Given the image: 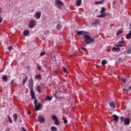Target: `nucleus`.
Returning a JSON list of instances; mask_svg holds the SVG:
<instances>
[{"label":"nucleus","instance_id":"f257e3e1","mask_svg":"<svg viewBox=\"0 0 131 131\" xmlns=\"http://www.w3.org/2000/svg\"><path fill=\"white\" fill-rule=\"evenodd\" d=\"M89 34H87L86 35H85L84 37V42L86 43V45H90V43H92L95 41V38H92Z\"/></svg>","mask_w":131,"mask_h":131},{"label":"nucleus","instance_id":"f03ea898","mask_svg":"<svg viewBox=\"0 0 131 131\" xmlns=\"http://www.w3.org/2000/svg\"><path fill=\"white\" fill-rule=\"evenodd\" d=\"M52 119L54 120L55 124L56 125H60V122L58 120V117L55 115L51 116Z\"/></svg>","mask_w":131,"mask_h":131},{"label":"nucleus","instance_id":"7ed1b4c3","mask_svg":"<svg viewBox=\"0 0 131 131\" xmlns=\"http://www.w3.org/2000/svg\"><path fill=\"white\" fill-rule=\"evenodd\" d=\"M34 17L37 20L40 19V17H41V12L40 11H36L34 14Z\"/></svg>","mask_w":131,"mask_h":131},{"label":"nucleus","instance_id":"20e7f679","mask_svg":"<svg viewBox=\"0 0 131 131\" xmlns=\"http://www.w3.org/2000/svg\"><path fill=\"white\" fill-rule=\"evenodd\" d=\"M36 25V21L34 20H32L30 21L28 24L29 28H33Z\"/></svg>","mask_w":131,"mask_h":131},{"label":"nucleus","instance_id":"39448f33","mask_svg":"<svg viewBox=\"0 0 131 131\" xmlns=\"http://www.w3.org/2000/svg\"><path fill=\"white\" fill-rule=\"evenodd\" d=\"M124 45V41L121 40L120 41H119L118 43L114 45L115 47H117L118 48H122V47H123Z\"/></svg>","mask_w":131,"mask_h":131},{"label":"nucleus","instance_id":"423d86ee","mask_svg":"<svg viewBox=\"0 0 131 131\" xmlns=\"http://www.w3.org/2000/svg\"><path fill=\"white\" fill-rule=\"evenodd\" d=\"M77 34H78V35H83V37L84 38L85 35H86L87 34H89L90 33L86 31H77Z\"/></svg>","mask_w":131,"mask_h":131},{"label":"nucleus","instance_id":"0eeeda50","mask_svg":"<svg viewBox=\"0 0 131 131\" xmlns=\"http://www.w3.org/2000/svg\"><path fill=\"white\" fill-rule=\"evenodd\" d=\"M29 88L30 91L33 90V79H32V78H31L29 80Z\"/></svg>","mask_w":131,"mask_h":131},{"label":"nucleus","instance_id":"6e6552de","mask_svg":"<svg viewBox=\"0 0 131 131\" xmlns=\"http://www.w3.org/2000/svg\"><path fill=\"white\" fill-rule=\"evenodd\" d=\"M38 121H39L40 123H45V122L46 121V119H45V118H43V117L39 115L38 117Z\"/></svg>","mask_w":131,"mask_h":131},{"label":"nucleus","instance_id":"1a4fd4ad","mask_svg":"<svg viewBox=\"0 0 131 131\" xmlns=\"http://www.w3.org/2000/svg\"><path fill=\"white\" fill-rule=\"evenodd\" d=\"M35 111H38L39 110H40L41 109V103H38L37 104H36L35 105Z\"/></svg>","mask_w":131,"mask_h":131},{"label":"nucleus","instance_id":"9d476101","mask_svg":"<svg viewBox=\"0 0 131 131\" xmlns=\"http://www.w3.org/2000/svg\"><path fill=\"white\" fill-rule=\"evenodd\" d=\"M55 3L58 7H62L63 6V2L60 0H55Z\"/></svg>","mask_w":131,"mask_h":131},{"label":"nucleus","instance_id":"9b49d317","mask_svg":"<svg viewBox=\"0 0 131 131\" xmlns=\"http://www.w3.org/2000/svg\"><path fill=\"white\" fill-rule=\"evenodd\" d=\"M125 125H128L129 124V122H130V119L128 118H126L124 120Z\"/></svg>","mask_w":131,"mask_h":131},{"label":"nucleus","instance_id":"f8f14e48","mask_svg":"<svg viewBox=\"0 0 131 131\" xmlns=\"http://www.w3.org/2000/svg\"><path fill=\"white\" fill-rule=\"evenodd\" d=\"M30 94H31V99H32V100H34L35 99V96L34 94V91L33 90H30Z\"/></svg>","mask_w":131,"mask_h":131},{"label":"nucleus","instance_id":"ddd939ff","mask_svg":"<svg viewBox=\"0 0 131 131\" xmlns=\"http://www.w3.org/2000/svg\"><path fill=\"white\" fill-rule=\"evenodd\" d=\"M119 51H120V48H116V47H113L112 48L113 52H117V53H118V52H119Z\"/></svg>","mask_w":131,"mask_h":131},{"label":"nucleus","instance_id":"4468645a","mask_svg":"<svg viewBox=\"0 0 131 131\" xmlns=\"http://www.w3.org/2000/svg\"><path fill=\"white\" fill-rule=\"evenodd\" d=\"M28 79V78L27 77V75L25 76V77L23 79V84L24 85L25 84V83L27 81V80Z\"/></svg>","mask_w":131,"mask_h":131},{"label":"nucleus","instance_id":"2eb2a0df","mask_svg":"<svg viewBox=\"0 0 131 131\" xmlns=\"http://www.w3.org/2000/svg\"><path fill=\"white\" fill-rule=\"evenodd\" d=\"M35 79H39V80H40L41 79V75H40V74L36 75L35 77Z\"/></svg>","mask_w":131,"mask_h":131},{"label":"nucleus","instance_id":"dca6fc26","mask_svg":"<svg viewBox=\"0 0 131 131\" xmlns=\"http://www.w3.org/2000/svg\"><path fill=\"white\" fill-rule=\"evenodd\" d=\"M109 105L112 109H114V108H115V104L114 103L109 102Z\"/></svg>","mask_w":131,"mask_h":131},{"label":"nucleus","instance_id":"f3484780","mask_svg":"<svg viewBox=\"0 0 131 131\" xmlns=\"http://www.w3.org/2000/svg\"><path fill=\"white\" fill-rule=\"evenodd\" d=\"M52 98L49 95H47L45 98L46 101H52Z\"/></svg>","mask_w":131,"mask_h":131},{"label":"nucleus","instance_id":"a211bd4d","mask_svg":"<svg viewBox=\"0 0 131 131\" xmlns=\"http://www.w3.org/2000/svg\"><path fill=\"white\" fill-rule=\"evenodd\" d=\"M76 6L77 7L81 6V0H77Z\"/></svg>","mask_w":131,"mask_h":131},{"label":"nucleus","instance_id":"6ab92c4d","mask_svg":"<svg viewBox=\"0 0 131 131\" xmlns=\"http://www.w3.org/2000/svg\"><path fill=\"white\" fill-rule=\"evenodd\" d=\"M113 117L114 120H115V121H116V122L118 121V116H117L116 115H114L113 116Z\"/></svg>","mask_w":131,"mask_h":131},{"label":"nucleus","instance_id":"aec40b11","mask_svg":"<svg viewBox=\"0 0 131 131\" xmlns=\"http://www.w3.org/2000/svg\"><path fill=\"white\" fill-rule=\"evenodd\" d=\"M108 63V61L106 59L102 60L101 61L102 65H106V64Z\"/></svg>","mask_w":131,"mask_h":131},{"label":"nucleus","instance_id":"412c9836","mask_svg":"<svg viewBox=\"0 0 131 131\" xmlns=\"http://www.w3.org/2000/svg\"><path fill=\"white\" fill-rule=\"evenodd\" d=\"M104 3V1H97L95 2V5H102Z\"/></svg>","mask_w":131,"mask_h":131},{"label":"nucleus","instance_id":"4be33fe9","mask_svg":"<svg viewBox=\"0 0 131 131\" xmlns=\"http://www.w3.org/2000/svg\"><path fill=\"white\" fill-rule=\"evenodd\" d=\"M130 35H131V30H130L129 33L126 35V38L127 39H129V38H130L131 37Z\"/></svg>","mask_w":131,"mask_h":131},{"label":"nucleus","instance_id":"5701e85b","mask_svg":"<svg viewBox=\"0 0 131 131\" xmlns=\"http://www.w3.org/2000/svg\"><path fill=\"white\" fill-rule=\"evenodd\" d=\"M28 34H29V31L25 30L24 31V35H25V36H28Z\"/></svg>","mask_w":131,"mask_h":131},{"label":"nucleus","instance_id":"b1692460","mask_svg":"<svg viewBox=\"0 0 131 131\" xmlns=\"http://www.w3.org/2000/svg\"><path fill=\"white\" fill-rule=\"evenodd\" d=\"M2 79L4 81H7L8 80V76L4 75L2 77Z\"/></svg>","mask_w":131,"mask_h":131},{"label":"nucleus","instance_id":"393cba45","mask_svg":"<svg viewBox=\"0 0 131 131\" xmlns=\"http://www.w3.org/2000/svg\"><path fill=\"white\" fill-rule=\"evenodd\" d=\"M97 17L99 18H104V17H106V15L105 13H102L99 15H97Z\"/></svg>","mask_w":131,"mask_h":131},{"label":"nucleus","instance_id":"a878e982","mask_svg":"<svg viewBox=\"0 0 131 131\" xmlns=\"http://www.w3.org/2000/svg\"><path fill=\"white\" fill-rule=\"evenodd\" d=\"M13 118L15 119V121H17V119H18V115H17V113L13 115Z\"/></svg>","mask_w":131,"mask_h":131},{"label":"nucleus","instance_id":"bb28decb","mask_svg":"<svg viewBox=\"0 0 131 131\" xmlns=\"http://www.w3.org/2000/svg\"><path fill=\"white\" fill-rule=\"evenodd\" d=\"M106 11V9H105V7H101V10L100 11V14H103V13H104V12H105Z\"/></svg>","mask_w":131,"mask_h":131},{"label":"nucleus","instance_id":"cd10ccee","mask_svg":"<svg viewBox=\"0 0 131 131\" xmlns=\"http://www.w3.org/2000/svg\"><path fill=\"white\" fill-rule=\"evenodd\" d=\"M56 28L58 30H59V29H61V28H62V25H60V24H59L58 25H57V26H56Z\"/></svg>","mask_w":131,"mask_h":131},{"label":"nucleus","instance_id":"c85d7f7f","mask_svg":"<svg viewBox=\"0 0 131 131\" xmlns=\"http://www.w3.org/2000/svg\"><path fill=\"white\" fill-rule=\"evenodd\" d=\"M7 117L9 120L10 123H13V122L12 121V119L11 118V117L10 116H8Z\"/></svg>","mask_w":131,"mask_h":131},{"label":"nucleus","instance_id":"c756f323","mask_svg":"<svg viewBox=\"0 0 131 131\" xmlns=\"http://www.w3.org/2000/svg\"><path fill=\"white\" fill-rule=\"evenodd\" d=\"M51 130H53V131L57 130V127H56L55 126H52Z\"/></svg>","mask_w":131,"mask_h":131},{"label":"nucleus","instance_id":"7c9ffc66","mask_svg":"<svg viewBox=\"0 0 131 131\" xmlns=\"http://www.w3.org/2000/svg\"><path fill=\"white\" fill-rule=\"evenodd\" d=\"M62 69H63V72L65 73H67V69H66V68H65L64 67H63Z\"/></svg>","mask_w":131,"mask_h":131},{"label":"nucleus","instance_id":"2f4dec72","mask_svg":"<svg viewBox=\"0 0 131 131\" xmlns=\"http://www.w3.org/2000/svg\"><path fill=\"white\" fill-rule=\"evenodd\" d=\"M122 33V31L121 30H120L117 33V35H119V34H121Z\"/></svg>","mask_w":131,"mask_h":131},{"label":"nucleus","instance_id":"473e14b6","mask_svg":"<svg viewBox=\"0 0 131 131\" xmlns=\"http://www.w3.org/2000/svg\"><path fill=\"white\" fill-rule=\"evenodd\" d=\"M127 54H131V47L127 51Z\"/></svg>","mask_w":131,"mask_h":131},{"label":"nucleus","instance_id":"72a5a7b5","mask_svg":"<svg viewBox=\"0 0 131 131\" xmlns=\"http://www.w3.org/2000/svg\"><path fill=\"white\" fill-rule=\"evenodd\" d=\"M37 91H38V92H39V93H40L41 92V91L39 89V85L37 86Z\"/></svg>","mask_w":131,"mask_h":131},{"label":"nucleus","instance_id":"f704fd0d","mask_svg":"<svg viewBox=\"0 0 131 131\" xmlns=\"http://www.w3.org/2000/svg\"><path fill=\"white\" fill-rule=\"evenodd\" d=\"M63 122L65 124L68 123V121H67V120H65L64 118H63Z\"/></svg>","mask_w":131,"mask_h":131},{"label":"nucleus","instance_id":"c9c22d12","mask_svg":"<svg viewBox=\"0 0 131 131\" xmlns=\"http://www.w3.org/2000/svg\"><path fill=\"white\" fill-rule=\"evenodd\" d=\"M9 51H12V49H13V46H9L8 48Z\"/></svg>","mask_w":131,"mask_h":131},{"label":"nucleus","instance_id":"e433bc0d","mask_svg":"<svg viewBox=\"0 0 131 131\" xmlns=\"http://www.w3.org/2000/svg\"><path fill=\"white\" fill-rule=\"evenodd\" d=\"M37 100H36V98H35V99H34V104H35V105H37Z\"/></svg>","mask_w":131,"mask_h":131},{"label":"nucleus","instance_id":"4c0bfd02","mask_svg":"<svg viewBox=\"0 0 131 131\" xmlns=\"http://www.w3.org/2000/svg\"><path fill=\"white\" fill-rule=\"evenodd\" d=\"M53 95L54 96V97L56 98V99H58V96H57V95H56V94L54 93L53 94Z\"/></svg>","mask_w":131,"mask_h":131},{"label":"nucleus","instance_id":"58836bf2","mask_svg":"<svg viewBox=\"0 0 131 131\" xmlns=\"http://www.w3.org/2000/svg\"><path fill=\"white\" fill-rule=\"evenodd\" d=\"M120 120H121V121H123V120H124V117L123 116L121 117Z\"/></svg>","mask_w":131,"mask_h":131},{"label":"nucleus","instance_id":"ea45409f","mask_svg":"<svg viewBox=\"0 0 131 131\" xmlns=\"http://www.w3.org/2000/svg\"><path fill=\"white\" fill-rule=\"evenodd\" d=\"M43 55H46V52H41L40 54V56H43Z\"/></svg>","mask_w":131,"mask_h":131},{"label":"nucleus","instance_id":"a19ab883","mask_svg":"<svg viewBox=\"0 0 131 131\" xmlns=\"http://www.w3.org/2000/svg\"><path fill=\"white\" fill-rule=\"evenodd\" d=\"M38 70H41V67H40L39 65H38Z\"/></svg>","mask_w":131,"mask_h":131},{"label":"nucleus","instance_id":"79ce46f5","mask_svg":"<svg viewBox=\"0 0 131 131\" xmlns=\"http://www.w3.org/2000/svg\"><path fill=\"white\" fill-rule=\"evenodd\" d=\"M122 81H123V82H124V83H125V82H126V80L124 78L122 79Z\"/></svg>","mask_w":131,"mask_h":131},{"label":"nucleus","instance_id":"37998d69","mask_svg":"<svg viewBox=\"0 0 131 131\" xmlns=\"http://www.w3.org/2000/svg\"><path fill=\"white\" fill-rule=\"evenodd\" d=\"M14 83V80H12L11 81H10V84H13Z\"/></svg>","mask_w":131,"mask_h":131},{"label":"nucleus","instance_id":"c03bdc74","mask_svg":"<svg viewBox=\"0 0 131 131\" xmlns=\"http://www.w3.org/2000/svg\"><path fill=\"white\" fill-rule=\"evenodd\" d=\"M2 22H3V18H2V17H0V24L1 23H2Z\"/></svg>","mask_w":131,"mask_h":131},{"label":"nucleus","instance_id":"a18cd8bd","mask_svg":"<svg viewBox=\"0 0 131 131\" xmlns=\"http://www.w3.org/2000/svg\"><path fill=\"white\" fill-rule=\"evenodd\" d=\"M21 129L23 131H26V129H25V128H24V127H21Z\"/></svg>","mask_w":131,"mask_h":131},{"label":"nucleus","instance_id":"49530a36","mask_svg":"<svg viewBox=\"0 0 131 131\" xmlns=\"http://www.w3.org/2000/svg\"><path fill=\"white\" fill-rule=\"evenodd\" d=\"M81 49L83 51H84V50H85V48L82 47Z\"/></svg>","mask_w":131,"mask_h":131},{"label":"nucleus","instance_id":"de8ad7c7","mask_svg":"<svg viewBox=\"0 0 131 131\" xmlns=\"http://www.w3.org/2000/svg\"><path fill=\"white\" fill-rule=\"evenodd\" d=\"M74 57H75V55L73 54V55H72L71 57L72 58H74Z\"/></svg>","mask_w":131,"mask_h":131},{"label":"nucleus","instance_id":"09e8293b","mask_svg":"<svg viewBox=\"0 0 131 131\" xmlns=\"http://www.w3.org/2000/svg\"><path fill=\"white\" fill-rule=\"evenodd\" d=\"M10 130V128L6 129V131H9Z\"/></svg>","mask_w":131,"mask_h":131},{"label":"nucleus","instance_id":"8fccbe9b","mask_svg":"<svg viewBox=\"0 0 131 131\" xmlns=\"http://www.w3.org/2000/svg\"><path fill=\"white\" fill-rule=\"evenodd\" d=\"M54 58L55 59H56V55H54Z\"/></svg>","mask_w":131,"mask_h":131},{"label":"nucleus","instance_id":"3c124183","mask_svg":"<svg viewBox=\"0 0 131 131\" xmlns=\"http://www.w3.org/2000/svg\"><path fill=\"white\" fill-rule=\"evenodd\" d=\"M53 73H57L56 71H53Z\"/></svg>","mask_w":131,"mask_h":131},{"label":"nucleus","instance_id":"603ef678","mask_svg":"<svg viewBox=\"0 0 131 131\" xmlns=\"http://www.w3.org/2000/svg\"><path fill=\"white\" fill-rule=\"evenodd\" d=\"M123 91H126V90H125V89H123Z\"/></svg>","mask_w":131,"mask_h":131},{"label":"nucleus","instance_id":"864d4df0","mask_svg":"<svg viewBox=\"0 0 131 131\" xmlns=\"http://www.w3.org/2000/svg\"><path fill=\"white\" fill-rule=\"evenodd\" d=\"M29 113V114H31V113Z\"/></svg>","mask_w":131,"mask_h":131},{"label":"nucleus","instance_id":"5fc2aeb1","mask_svg":"<svg viewBox=\"0 0 131 131\" xmlns=\"http://www.w3.org/2000/svg\"><path fill=\"white\" fill-rule=\"evenodd\" d=\"M29 113V114H31V113Z\"/></svg>","mask_w":131,"mask_h":131},{"label":"nucleus","instance_id":"6e6d98bb","mask_svg":"<svg viewBox=\"0 0 131 131\" xmlns=\"http://www.w3.org/2000/svg\"><path fill=\"white\" fill-rule=\"evenodd\" d=\"M114 4H115V2H114Z\"/></svg>","mask_w":131,"mask_h":131},{"label":"nucleus","instance_id":"4d7b16f0","mask_svg":"<svg viewBox=\"0 0 131 131\" xmlns=\"http://www.w3.org/2000/svg\"><path fill=\"white\" fill-rule=\"evenodd\" d=\"M114 4H115V2H114Z\"/></svg>","mask_w":131,"mask_h":131}]
</instances>
